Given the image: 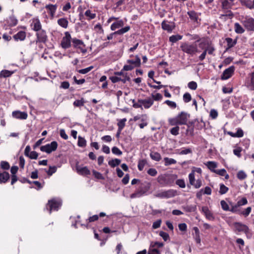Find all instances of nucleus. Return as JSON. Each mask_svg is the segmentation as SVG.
I'll use <instances>...</instances> for the list:
<instances>
[{
    "label": "nucleus",
    "instance_id": "obj_8",
    "mask_svg": "<svg viewBox=\"0 0 254 254\" xmlns=\"http://www.w3.org/2000/svg\"><path fill=\"white\" fill-rule=\"evenodd\" d=\"M176 192L173 190H169L165 191L156 194V197H171L176 195Z\"/></svg>",
    "mask_w": 254,
    "mask_h": 254
},
{
    "label": "nucleus",
    "instance_id": "obj_3",
    "mask_svg": "<svg viewBox=\"0 0 254 254\" xmlns=\"http://www.w3.org/2000/svg\"><path fill=\"white\" fill-rule=\"evenodd\" d=\"M57 147L58 143L55 141H53L50 144L41 146L40 150L43 152H45L49 154L52 151H55L57 149Z\"/></svg>",
    "mask_w": 254,
    "mask_h": 254
},
{
    "label": "nucleus",
    "instance_id": "obj_61",
    "mask_svg": "<svg viewBox=\"0 0 254 254\" xmlns=\"http://www.w3.org/2000/svg\"><path fill=\"white\" fill-rule=\"evenodd\" d=\"M147 173L151 176H155L157 175V172L156 169L154 168H150L147 171Z\"/></svg>",
    "mask_w": 254,
    "mask_h": 254
},
{
    "label": "nucleus",
    "instance_id": "obj_58",
    "mask_svg": "<svg viewBox=\"0 0 254 254\" xmlns=\"http://www.w3.org/2000/svg\"><path fill=\"white\" fill-rule=\"evenodd\" d=\"M176 184L182 188H184L186 186L185 181L182 179H179L177 180Z\"/></svg>",
    "mask_w": 254,
    "mask_h": 254
},
{
    "label": "nucleus",
    "instance_id": "obj_5",
    "mask_svg": "<svg viewBox=\"0 0 254 254\" xmlns=\"http://www.w3.org/2000/svg\"><path fill=\"white\" fill-rule=\"evenodd\" d=\"M235 70L234 66H231L229 68L226 69L221 75L222 80H226L229 78L233 74Z\"/></svg>",
    "mask_w": 254,
    "mask_h": 254
},
{
    "label": "nucleus",
    "instance_id": "obj_28",
    "mask_svg": "<svg viewBox=\"0 0 254 254\" xmlns=\"http://www.w3.org/2000/svg\"><path fill=\"white\" fill-rule=\"evenodd\" d=\"M121 160H120L119 159H114L110 160L108 162V164L111 167L114 168V167L120 165L121 163Z\"/></svg>",
    "mask_w": 254,
    "mask_h": 254
},
{
    "label": "nucleus",
    "instance_id": "obj_43",
    "mask_svg": "<svg viewBox=\"0 0 254 254\" xmlns=\"http://www.w3.org/2000/svg\"><path fill=\"white\" fill-rule=\"evenodd\" d=\"M226 41L229 48L233 47L236 43V42L233 41V39L231 38H227Z\"/></svg>",
    "mask_w": 254,
    "mask_h": 254
},
{
    "label": "nucleus",
    "instance_id": "obj_31",
    "mask_svg": "<svg viewBox=\"0 0 254 254\" xmlns=\"http://www.w3.org/2000/svg\"><path fill=\"white\" fill-rule=\"evenodd\" d=\"M27 116V114L26 112L17 111V119L25 120Z\"/></svg>",
    "mask_w": 254,
    "mask_h": 254
},
{
    "label": "nucleus",
    "instance_id": "obj_21",
    "mask_svg": "<svg viewBox=\"0 0 254 254\" xmlns=\"http://www.w3.org/2000/svg\"><path fill=\"white\" fill-rule=\"evenodd\" d=\"M77 170L78 173L82 175H88L90 174V172L87 167H78L77 168Z\"/></svg>",
    "mask_w": 254,
    "mask_h": 254
},
{
    "label": "nucleus",
    "instance_id": "obj_48",
    "mask_svg": "<svg viewBox=\"0 0 254 254\" xmlns=\"http://www.w3.org/2000/svg\"><path fill=\"white\" fill-rule=\"evenodd\" d=\"M147 162L145 160H140L138 164V168L139 171H142L146 164Z\"/></svg>",
    "mask_w": 254,
    "mask_h": 254
},
{
    "label": "nucleus",
    "instance_id": "obj_33",
    "mask_svg": "<svg viewBox=\"0 0 254 254\" xmlns=\"http://www.w3.org/2000/svg\"><path fill=\"white\" fill-rule=\"evenodd\" d=\"M78 145L80 147H85L86 144V141L85 139L80 136H78Z\"/></svg>",
    "mask_w": 254,
    "mask_h": 254
},
{
    "label": "nucleus",
    "instance_id": "obj_15",
    "mask_svg": "<svg viewBox=\"0 0 254 254\" xmlns=\"http://www.w3.org/2000/svg\"><path fill=\"white\" fill-rule=\"evenodd\" d=\"M202 211L204 213L205 217L207 219L212 220L214 219L213 214L209 210L207 206H203L202 207Z\"/></svg>",
    "mask_w": 254,
    "mask_h": 254
},
{
    "label": "nucleus",
    "instance_id": "obj_49",
    "mask_svg": "<svg viewBox=\"0 0 254 254\" xmlns=\"http://www.w3.org/2000/svg\"><path fill=\"white\" fill-rule=\"evenodd\" d=\"M56 171L57 167L55 166H50L49 170L47 171V173L49 176H52Z\"/></svg>",
    "mask_w": 254,
    "mask_h": 254
},
{
    "label": "nucleus",
    "instance_id": "obj_22",
    "mask_svg": "<svg viewBox=\"0 0 254 254\" xmlns=\"http://www.w3.org/2000/svg\"><path fill=\"white\" fill-rule=\"evenodd\" d=\"M45 8L50 11L51 15L52 16H54L57 9V5L53 4H48L46 5Z\"/></svg>",
    "mask_w": 254,
    "mask_h": 254
},
{
    "label": "nucleus",
    "instance_id": "obj_35",
    "mask_svg": "<svg viewBox=\"0 0 254 254\" xmlns=\"http://www.w3.org/2000/svg\"><path fill=\"white\" fill-rule=\"evenodd\" d=\"M182 36L179 35H172L169 38L171 42L175 43L179 40L182 39Z\"/></svg>",
    "mask_w": 254,
    "mask_h": 254
},
{
    "label": "nucleus",
    "instance_id": "obj_16",
    "mask_svg": "<svg viewBox=\"0 0 254 254\" xmlns=\"http://www.w3.org/2000/svg\"><path fill=\"white\" fill-rule=\"evenodd\" d=\"M127 63L129 64L133 65L134 67H139L141 65V61L138 55L135 56V60H128Z\"/></svg>",
    "mask_w": 254,
    "mask_h": 254
},
{
    "label": "nucleus",
    "instance_id": "obj_23",
    "mask_svg": "<svg viewBox=\"0 0 254 254\" xmlns=\"http://www.w3.org/2000/svg\"><path fill=\"white\" fill-rule=\"evenodd\" d=\"M14 71H10L8 70H2L0 72V77H8L10 76Z\"/></svg>",
    "mask_w": 254,
    "mask_h": 254
},
{
    "label": "nucleus",
    "instance_id": "obj_55",
    "mask_svg": "<svg viewBox=\"0 0 254 254\" xmlns=\"http://www.w3.org/2000/svg\"><path fill=\"white\" fill-rule=\"evenodd\" d=\"M159 235L162 237L165 241H166L169 238V234L163 231H160L159 233Z\"/></svg>",
    "mask_w": 254,
    "mask_h": 254
},
{
    "label": "nucleus",
    "instance_id": "obj_30",
    "mask_svg": "<svg viewBox=\"0 0 254 254\" xmlns=\"http://www.w3.org/2000/svg\"><path fill=\"white\" fill-rule=\"evenodd\" d=\"M188 14L189 15L190 18L193 21H197L198 18V16L197 13L193 10L189 11L188 12Z\"/></svg>",
    "mask_w": 254,
    "mask_h": 254
},
{
    "label": "nucleus",
    "instance_id": "obj_4",
    "mask_svg": "<svg viewBox=\"0 0 254 254\" xmlns=\"http://www.w3.org/2000/svg\"><path fill=\"white\" fill-rule=\"evenodd\" d=\"M61 205V201L57 200L55 199H53L51 200H49L48 203L47 204V206H49L50 207V213H51L52 210H57Z\"/></svg>",
    "mask_w": 254,
    "mask_h": 254
},
{
    "label": "nucleus",
    "instance_id": "obj_36",
    "mask_svg": "<svg viewBox=\"0 0 254 254\" xmlns=\"http://www.w3.org/2000/svg\"><path fill=\"white\" fill-rule=\"evenodd\" d=\"M166 177L167 176L165 175L159 176L157 178L158 182L161 185L166 184Z\"/></svg>",
    "mask_w": 254,
    "mask_h": 254
},
{
    "label": "nucleus",
    "instance_id": "obj_27",
    "mask_svg": "<svg viewBox=\"0 0 254 254\" xmlns=\"http://www.w3.org/2000/svg\"><path fill=\"white\" fill-rule=\"evenodd\" d=\"M235 31L238 34L243 33L245 31L244 28L241 26V25L238 23H236L234 25Z\"/></svg>",
    "mask_w": 254,
    "mask_h": 254
},
{
    "label": "nucleus",
    "instance_id": "obj_38",
    "mask_svg": "<svg viewBox=\"0 0 254 254\" xmlns=\"http://www.w3.org/2000/svg\"><path fill=\"white\" fill-rule=\"evenodd\" d=\"M127 121V119L126 118L123 119L119 121L118 123V129L120 130H122L123 128L125 126V122Z\"/></svg>",
    "mask_w": 254,
    "mask_h": 254
},
{
    "label": "nucleus",
    "instance_id": "obj_42",
    "mask_svg": "<svg viewBox=\"0 0 254 254\" xmlns=\"http://www.w3.org/2000/svg\"><path fill=\"white\" fill-rule=\"evenodd\" d=\"M228 190V188L226 187L224 184H221L220 186L219 193L221 194L226 193Z\"/></svg>",
    "mask_w": 254,
    "mask_h": 254
},
{
    "label": "nucleus",
    "instance_id": "obj_11",
    "mask_svg": "<svg viewBox=\"0 0 254 254\" xmlns=\"http://www.w3.org/2000/svg\"><path fill=\"white\" fill-rule=\"evenodd\" d=\"M161 25L164 30L169 32L172 31L175 27L174 22H167L165 20L162 22Z\"/></svg>",
    "mask_w": 254,
    "mask_h": 254
},
{
    "label": "nucleus",
    "instance_id": "obj_26",
    "mask_svg": "<svg viewBox=\"0 0 254 254\" xmlns=\"http://www.w3.org/2000/svg\"><path fill=\"white\" fill-rule=\"evenodd\" d=\"M10 171L12 174L11 184L13 185L16 182V166H12Z\"/></svg>",
    "mask_w": 254,
    "mask_h": 254
},
{
    "label": "nucleus",
    "instance_id": "obj_7",
    "mask_svg": "<svg viewBox=\"0 0 254 254\" xmlns=\"http://www.w3.org/2000/svg\"><path fill=\"white\" fill-rule=\"evenodd\" d=\"M244 27L249 31H254V19L247 18L243 22Z\"/></svg>",
    "mask_w": 254,
    "mask_h": 254
},
{
    "label": "nucleus",
    "instance_id": "obj_17",
    "mask_svg": "<svg viewBox=\"0 0 254 254\" xmlns=\"http://www.w3.org/2000/svg\"><path fill=\"white\" fill-rule=\"evenodd\" d=\"M31 26L33 27L32 29L35 31H40L41 29V23L38 19H34L33 20Z\"/></svg>",
    "mask_w": 254,
    "mask_h": 254
},
{
    "label": "nucleus",
    "instance_id": "obj_57",
    "mask_svg": "<svg viewBox=\"0 0 254 254\" xmlns=\"http://www.w3.org/2000/svg\"><path fill=\"white\" fill-rule=\"evenodd\" d=\"M112 151L113 153L120 155L122 154V152L117 147L114 146L112 149Z\"/></svg>",
    "mask_w": 254,
    "mask_h": 254
},
{
    "label": "nucleus",
    "instance_id": "obj_19",
    "mask_svg": "<svg viewBox=\"0 0 254 254\" xmlns=\"http://www.w3.org/2000/svg\"><path fill=\"white\" fill-rule=\"evenodd\" d=\"M210 44V43L209 40L203 39L202 40L199 44V47L204 51L206 48H209Z\"/></svg>",
    "mask_w": 254,
    "mask_h": 254
},
{
    "label": "nucleus",
    "instance_id": "obj_20",
    "mask_svg": "<svg viewBox=\"0 0 254 254\" xmlns=\"http://www.w3.org/2000/svg\"><path fill=\"white\" fill-rule=\"evenodd\" d=\"M124 25V23L123 21L122 20H120L113 23L111 26V29L112 30L114 31L116 29L123 27Z\"/></svg>",
    "mask_w": 254,
    "mask_h": 254
},
{
    "label": "nucleus",
    "instance_id": "obj_41",
    "mask_svg": "<svg viewBox=\"0 0 254 254\" xmlns=\"http://www.w3.org/2000/svg\"><path fill=\"white\" fill-rule=\"evenodd\" d=\"M237 176V178L241 180H244L247 178V175L243 171H239Z\"/></svg>",
    "mask_w": 254,
    "mask_h": 254
},
{
    "label": "nucleus",
    "instance_id": "obj_47",
    "mask_svg": "<svg viewBox=\"0 0 254 254\" xmlns=\"http://www.w3.org/2000/svg\"><path fill=\"white\" fill-rule=\"evenodd\" d=\"M248 203V201L246 198L243 197L241 200H239L236 204L237 206L240 207L242 205L246 204Z\"/></svg>",
    "mask_w": 254,
    "mask_h": 254
},
{
    "label": "nucleus",
    "instance_id": "obj_51",
    "mask_svg": "<svg viewBox=\"0 0 254 254\" xmlns=\"http://www.w3.org/2000/svg\"><path fill=\"white\" fill-rule=\"evenodd\" d=\"M220 203H221L222 208L224 210H225V211L229 210V207L228 204L227 203V202L225 200H221L220 202Z\"/></svg>",
    "mask_w": 254,
    "mask_h": 254
},
{
    "label": "nucleus",
    "instance_id": "obj_9",
    "mask_svg": "<svg viewBox=\"0 0 254 254\" xmlns=\"http://www.w3.org/2000/svg\"><path fill=\"white\" fill-rule=\"evenodd\" d=\"M235 229L238 232H243L247 233L249 231V228L247 226L239 222L234 223Z\"/></svg>",
    "mask_w": 254,
    "mask_h": 254
},
{
    "label": "nucleus",
    "instance_id": "obj_1",
    "mask_svg": "<svg viewBox=\"0 0 254 254\" xmlns=\"http://www.w3.org/2000/svg\"><path fill=\"white\" fill-rule=\"evenodd\" d=\"M190 117V114L184 112H182L175 118L169 119L168 121L169 124L172 126L187 125Z\"/></svg>",
    "mask_w": 254,
    "mask_h": 254
},
{
    "label": "nucleus",
    "instance_id": "obj_37",
    "mask_svg": "<svg viewBox=\"0 0 254 254\" xmlns=\"http://www.w3.org/2000/svg\"><path fill=\"white\" fill-rule=\"evenodd\" d=\"M26 33L24 31H20L17 33V40L19 39L23 41L25 39Z\"/></svg>",
    "mask_w": 254,
    "mask_h": 254
},
{
    "label": "nucleus",
    "instance_id": "obj_59",
    "mask_svg": "<svg viewBox=\"0 0 254 254\" xmlns=\"http://www.w3.org/2000/svg\"><path fill=\"white\" fill-rule=\"evenodd\" d=\"M99 219V216L97 215H94L90 217L87 220V221H88V223L94 222L95 221H97Z\"/></svg>",
    "mask_w": 254,
    "mask_h": 254
},
{
    "label": "nucleus",
    "instance_id": "obj_60",
    "mask_svg": "<svg viewBox=\"0 0 254 254\" xmlns=\"http://www.w3.org/2000/svg\"><path fill=\"white\" fill-rule=\"evenodd\" d=\"M188 87L192 90H195L197 88V84L194 81H191L189 83Z\"/></svg>",
    "mask_w": 254,
    "mask_h": 254
},
{
    "label": "nucleus",
    "instance_id": "obj_12",
    "mask_svg": "<svg viewBox=\"0 0 254 254\" xmlns=\"http://www.w3.org/2000/svg\"><path fill=\"white\" fill-rule=\"evenodd\" d=\"M241 4L247 8L253 9H254V0H239Z\"/></svg>",
    "mask_w": 254,
    "mask_h": 254
},
{
    "label": "nucleus",
    "instance_id": "obj_45",
    "mask_svg": "<svg viewBox=\"0 0 254 254\" xmlns=\"http://www.w3.org/2000/svg\"><path fill=\"white\" fill-rule=\"evenodd\" d=\"M185 210L187 212H194L196 210V205H190V206H187L184 208Z\"/></svg>",
    "mask_w": 254,
    "mask_h": 254
},
{
    "label": "nucleus",
    "instance_id": "obj_34",
    "mask_svg": "<svg viewBox=\"0 0 254 254\" xmlns=\"http://www.w3.org/2000/svg\"><path fill=\"white\" fill-rule=\"evenodd\" d=\"M208 168L213 172V170H215V168L217 167V163L213 161H209L206 164Z\"/></svg>",
    "mask_w": 254,
    "mask_h": 254
},
{
    "label": "nucleus",
    "instance_id": "obj_29",
    "mask_svg": "<svg viewBox=\"0 0 254 254\" xmlns=\"http://www.w3.org/2000/svg\"><path fill=\"white\" fill-rule=\"evenodd\" d=\"M130 29V27L129 26H126L124 28H123L117 31L114 32V34H118V35H122L127 31H128Z\"/></svg>",
    "mask_w": 254,
    "mask_h": 254
},
{
    "label": "nucleus",
    "instance_id": "obj_44",
    "mask_svg": "<svg viewBox=\"0 0 254 254\" xmlns=\"http://www.w3.org/2000/svg\"><path fill=\"white\" fill-rule=\"evenodd\" d=\"M84 101L83 98H81L80 100H75L73 102V105L75 107H81L84 105Z\"/></svg>",
    "mask_w": 254,
    "mask_h": 254
},
{
    "label": "nucleus",
    "instance_id": "obj_32",
    "mask_svg": "<svg viewBox=\"0 0 254 254\" xmlns=\"http://www.w3.org/2000/svg\"><path fill=\"white\" fill-rule=\"evenodd\" d=\"M164 160L165 161V166H169L171 164H176L177 161L172 158H169L168 157H165L164 158Z\"/></svg>",
    "mask_w": 254,
    "mask_h": 254
},
{
    "label": "nucleus",
    "instance_id": "obj_13",
    "mask_svg": "<svg viewBox=\"0 0 254 254\" xmlns=\"http://www.w3.org/2000/svg\"><path fill=\"white\" fill-rule=\"evenodd\" d=\"M138 102L141 103L145 109L150 108L153 103V100L148 98L144 100H138Z\"/></svg>",
    "mask_w": 254,
    "mask_h": 254
},
{
    "label": "nucleus",
    "instance_id": "obj_56",
    "mask_svg": "<svg viewBox=\"0 0 254 254\" xmlns=\"http://www.w3.org/2000/svg\"><path fill=\"white\" fill-rule=\"evenodd\" d=\"M85 15L89 17L90 19H94L96 16V14L92 13L90 10H87L85 12Z\"/></svg>",
    "mask_w": 254,
    "mask_h": 254
},
{
    "label": "nucleus",
    "instance_id": "obj_64",
    "mask_svg": "<svg viewBox=\"0 0 254 254\" xmlns=\"http://www.w3.org/2000/svg\"><path fill=\"white\" fill-rule=\"evenodd\" d=\"M161 223V219L157 220L156 221L154 222L153 223L152 228L153 229L158 228L159 227H160Z\"/></svg>",
    "mask_w": 254,
    "mask_h": 254
},
{
    "label": "nucleus",
    "instance_id": "obj_46",
    "mask_svg": "<svg viewBox=\"0 0 254 254\" xmlns=\"http://www.w3.org/2000/svg\"><path fill=\"white\" fill-rule=\"evenodd\" d=\"M93 68V66H90L86 68L79 69L78 71V72L81 74H86V73H88V72H89L90 70H91Z\"/></svg>",
    "mask_w": 254,
    "mask_h": 254
},
{
    "label": "nucleus",
    "instance_id": "obj_25",
    "mask_svg": "<svg viewBox=\"0 0 254 254\" xmlns=\"http://www.w3.org/2000/svg\"><path fill=\"white\" fill-rule=\"evenodd\" d=\"M58 23L62 27L66 28L68 26V22L66 19L62 18L58 19Z\"/></svg>",
    "mask_w": 254,
    "mask_h": 254
},
{
    "label": "nucleus",
    "instance_id": "obj_50",
    "mask_svg": "<svg viewBox=\"0 0 254 254\" xmlns=\"http://www.w3.org/2000/svg\"><path fill=\"white\" fill-rule=\"evenodd\" d=\"M179 129H180V127L178 126H177V125L176 127H175L171 129L170 132L173 135H177L179 134Z\"/></svg>",
    "mask_w": 254,
    "mask_h": 254
},
{
    "label": "nucleus",
    "instance_id": "obj_14",
    "mask_svg": "<svg viewBox=\"0 0 254 254\" xmlns=\"http://www.w3.org/2000/svg\"><path fill=\"white\" fill-rule=\"evenodd\" d=\"M234 0H223L222 2V7L224 9H229L233 6Z\"/></svg>",
    "mask_w": 254,
    "mask_h": 254
},
{
    "label": "nucleus",
    "instance_id": "obj_53",
    "mask_svg": "<svg viewBox=\"0 0 254 254\" xmlns=\"http://www.w3.org/2000/svg\"><path fill=\"white\" fill-rule=\"evenodd\" d=\"M213 172L221 176H224L226 173V171L224 169L220 170H213Z\"/></svg>",
    "mask_w": 254,
    "mask_h": 254
},
{
    "label": "nucleus",
    "instance_id": "obj_54",
    "mask_svg": "<svg viewBox=\"0 0 254 254\" xmlns=\"http://www.w3.org/2000/svg\"><path fill=\"white\" fill-rule=\"evenodd\" d=\"M28 157L32 159H36L38 157V153L36 151H33L30 152Z\"/></svg>",
    "mask_w": 254,
    "mask_h": 254
},
{
    "label": "nucleus",
    "instance_id": "obj_63",
    "mask_svg": "<svg viewBox=\"0 0 254 254\" xmlns=\"http://www.w3.org/2000/svg\"><path fill=\"white\" fill-rule=\"evenodd\" d=\"M152 97L154 100L159 101L162 98V95L160 93H157L155 95L152 94Z\"/></svg>",
    "mask_w": 254,
    "mask_h": 254
},
{
    "label": "nucleus",
    "instance_id": "obj_6",
    "mask_svg": "<svg viewBox=\"0 0 254 254\" xmlns=\"http://www.w3.org/2000/svg\"><path fill=\"white\" fill-rule=\"evenodd\" d=\"M70 39L71 36L69 33L67 32H66L65 36L63 37L61 42V45L63 48L67 49L70 46Z\"/></svg>",
    "mask_w": 254,
    "mask_h": 254
},
{
    "label": "nucleus",
    "instance_id": "obj_2",
    "mask_svg": "<svg viewBox=\"0 0 254 254\" xmlns=\"http://www.w3.org/2000/svg\"><path fill=\"white\" fill-rule=\"evenodd\" d=\"M181 48L184 52L191 55H193L198 52L197 46L195 44L184 43L181 45Z\"/></svg>",
    "mask_w": 254,
    "mask_h": 254
},
{
    "label": "nucleus",
    "instance_id": "obj_18",
    "mask_svg": "<svg viewBox=\"0 0 254 254\" xmlns=\"http://www.w3.org/2000/svg\"><path fill=\"white\" fill-rule=\"evenodd\" d=\"M9 173L5 171L0 173V183H5L9 179Z\"/></svg>",
    "mask_w": 254,
    "mask_h": 254
},
{
    "label": "nucleus",
    "instance_id": "obj_24",
    "mask_svg": "<svg viewBox=\"0 0 254 254\" xmlns=\"http://www.w3.org/2000/svg\"><path fill=\"white\" fill-rule=\"evenodd\" d=\"M150 156L152 159L156 161H159L161 159V155L160 154V153L157 152H151Z\"/></svg>",
    "mask_w": 254,
    "mask_h": 254
},
{
    "label": "nucleus",
    "instance_id": "obj_10",
    "mask_svg": "<svg viewBox=\"0 0 254 254\" xmlns=\"http://www.w3.org/2000/svg\"><path fill=\"white\" fill-rule=\"evenodd\" d=\"M37 40L36 42H42L45 43L46 42L47 39V36L46 34V32L44 30L40 31L36 34Z\"/></svg>",
    "mask_w": 254,
    "mask_h": 254
},
{
    "label": "nucleus",
    "instance_id": "obj_40",
    "mask_svg": "<svg viewBox=\"0 0 254 254\" xmlns=\"http://www.w3.org/2000/svg\"><path fill=\"white\" fill-rule=\"evenodd\" d=\"M0 167L3 170H8L10 168V165L8 162L2 161L0 162Z\"/></svg>",
    "mask_w": 254,
    "mask_h": 254
},
{
    "label": "nucleus",
    "instance_id": "obj_52",
    "mask_svg": "<svg viewBox=\"0 0 254 254\" xmlns=\"http://www.w3.org/2000/svg\"><path fill=\"white\" fill-rule=\"evenodd\" d=\"M191 99V95L189 93H186L183 95V100L186 103L190 102Z\"/></svg>",
    "mask_w": 254,
    "mask_h": 254
},
{
    "label": "nucleus",
    "instance_id": "obj_39",
    "mask_svg": "<svg viewBox=\"0 0 254 254\" xmlns=\"http://www.w3.org/2000/svg\"><path fill=\"white\" fill-rule=\"evenodd\" d=\"M92 173H93V175H94L95 178H96V179H99V180H104L105 179V178L103 177L102 174L101 173H100V172H97L95 170H93Z\"/></svg>",
    "mask_w": 254,
    "mask_h": 254
},
{
    "label": "nucleus",
    "instance_id": "obj_62",
    "mask_svg": "<svg viewBox=\"0 0 254 254\" xmlns=\"http://www.w3.org/2000/svg\"><path fill=\"white\" fill-rule=\"evenodd\" d=\"M165 103L167 105H168L169 106H170V107L171 108H175L177 106V105L176 104L175 102H173V101H170V100H166Z\"/></svg>",
    "mask_w": 254,
    "mask_h": 254
}]
</instances>
